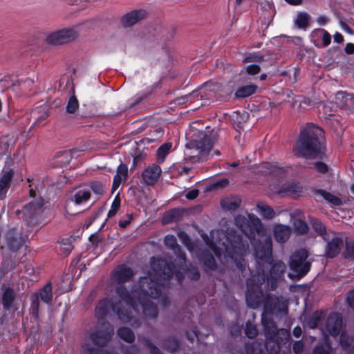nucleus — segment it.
<instances>
[{"mask_svg":"<svg viewBox=\"0 0 354 354\" xmlns=\"http://www.w3.org/2000/svg\"><path fill=\"white\" fill-rule=\"evenodd\" d=\"M116 293L117 295L112 298L111 304L104 299L95 308V317L98 321L95 331L91 334V339L97 346L105 345L111 340L114 333L113 326L104 321L110 307L121 321L129 323L132 326H138L136 317L139 314V307L146 317L156 318L158 315L157 307L151 301L153 297L142 290L140 281L138 287L133 289L131 294L122 286L117 288Z\"/></svg>","mask_w":354,"mask_h":354,"instance_id":"f257e3e1","label":"nucleus"},{"mask_svg":"<svg viewBox=\"0 0 354 354\" xmlns=\"http://www.w3.org/2000/svg\"><path fill=\"white\" fill-rule=\"evenodd\" d=\"M165 245L172 250L178 259V268L169 260L153 257L150 261V270L148 276L140 278V286L145 292L150 294L154 299H160L162 306L167 305L168 299L162 294L165 284L162 281H168L175 273L178 281L182 277L181 270H184L185 263V254L182 252L177 243L176 238L174 235L168 234L164 239Z\"/></svg>","mask_w":354,"mask_h":354,"instance_id":"f03ea898","label":"nucleus"},{"mask_svg":"<svg viewBox=\"0 0 354 354\" xmlns=\"http://www.w3.org/2000/svg\"><path fill=\"white\" fill-rule=\"evenodd\" d=\"M236 225L250 239L254 246V254L259 264L263 262L271 263L272 260V244L270 236L264 234L263 226L260 219L253 214L247 217L237 215Z\"/></svg>","mask_w":354,"mask_h":354,"instance_id":"7ed1b4c3","label":"nucleus"},{"mask_svg":"<svg viewBox=\"0 0 354 354\" xmlns=\"http://www.w3.org/2000/svg\"><path fill=\"white\" fill-rule=\"evenodd\" d=\"M203 239L218 258L222 255L230 257L242 272L245 271V263L242 257L248 250V244L244 243L240 235L234 232L225 234L223 230H212L209 239Z\"/></svg>","mask_w":354,"mask_h":354,"instance_id":"20e7f679","label":"nucleus"},{"mask_svg":"<svg viewBox=\"0 0 354 354\" xmlns=\"http://www.w3.org/2000/svg\"><path fill=\"white\" fill-rule=\"evenodd\" d=\"M324 131L314 124H308L301 131L297 144V153L305 158L317 156L321 148V142L324 138Z\"/></svg>","mask_w":354,"mask_h":354,"instance_id":"39448f33","label":"nucleus"},{"mask_svg":"<svg viewBox=\"0 0 354 354\" xmlns=\"http://www.w3.org/2000/svg\"><path fill=\"white\" fill-rule=\"evenodd\" d=\"M262 324L264 327L266 350L269 354H278L280 351V345L286 344L290 338V333L286 329H277L272 321L267 320L265 316L262 317Z\"/></svg>","mask_w":354,"mask_h":354,"instance_id":"423d86ee","label":"nucleus"},{"mask_svg":"<svg viewBox=\"0 0 354 354\" xmlns=\"http://www.w3.org/2000/svg\"><path fill=\"white\" fill-rule=\"evenodd\" d=\"M266 280L264 272H257L247 279V292L245 299L248 306L253 309L258 308L261 304L263 292L261 286Z\"/></svg>","mask_w":354,"mask_h":354,"instance_id":"0eeeda50","label":"nucleus"},{"mask_svg":"<svg viewBox=\"0 0 354 354\" xmlns=\"http://www.w3.org/2000/svg\"><path fill=\"white\" fill-rule=\"evenodd\" d=\"M80 30V26L77 25L53 31L47 35L46 41L53 46L62 45L75 39Z\"/></svg>","mask_w":354,"mask_h":354,"instance_id":"6e6552de","label":"nucleus"},{"mask_svg":"<svg viewBox=\"0 0 354 354\" xmlns=\"http://www.w3.org/2000/svg\"><path fill=\"white\" fill-rule=\"evenodd\" d=\"M308 252L304 249L295 251L290 257L289 266L292 271H295L299 277L306 275L310 268V263L306 261Z\"/></svg>","mask_w":354,"mask_h":354,"instance_id":"1a4fd4ad","label":"nucleus"},{"mask_svg":"<svg viewBox=\"0 0 354 354\" xmlns=\"http://www.w3.org/2000/svg\"><path fill=\"white\" fill-rule=\"evenodd\" d=\"M15 173L13 162L10 160L6 162V165L3 168L0 175V200L6 198Z\"/></svg>","mask_w":354,"mask_h":354,"instance_id":"9d476101","label":"nucleus"},{"mask_svg":"<svg viewBox=\"0 0 354 354\" xmlns=\"http://www.w3.org/2000/svg\"><path fill=\"white\" fill-rule=\"evenodd\" d=\"M215 142V133H205L203 135L202 139H201L200 140H196L194 142L192 148L195 147L198 151L199 155L204 156L209 153Z\"/></svg>","mask_w":354,"mask_h":354,"instance_id":"9b49d317","label":"nucleus"},{"mask_svg":"<svg viewBox=\"0 0 354 354\" xmlns=\"http://www.w3.org/2000/svg\"><path fill=\"white\" fill-rule=\"evenodd\" d=\"M286 266L281 261L275 262L271 268L270 276L268 277V285L271 290L277 287V281L283 276Z\"/></svg>","mask_w":354,"mask_h":354,"instance_id":"f8f14e48","label":"nucleus"},{"mask_svg":"<svg viewBox=\"0 0 354 354\" xmlns=\"http://www.w3.org/2000/svg\"><path fill=\"white\" fill-rule=\"evenodd\" d=\"M342 326V318L340 314L330 313L326 322V330L331 336L336 337L339 335Z\"/></svg>","mask_w":354,"mask_h":354,"instance_id":"ddd939ff","label":"nucleus"},{"mask_svg":"<svg viewBox=\"0 0 354 354\" xmlns=\"http://www.w3.org/2000/svg\"><path fill=\"white\" fill-rule=\"evenodd\" d=\"M133 270L125 265L118 266L113 272L111 279L113 283L122 284L129 281L133 276Z\"/></svg>","mask_w":354,"mask_h":354,"instance_id":"4468645a","label":"nucleus"},{"mask_svg":"<svg viewBox=\"0 0 354 354\" xmlns=\"http://www.w3.org/2000/svg\"><path fill=\"white\" fill-rule=\"evenodd\" d=\"M161 172V168L158 165L153 164L142 171V180L146 185H153L160 178Z\"/></svg>","mask_w":354,"mask_h":354,"instance_id":"2eb2a0df","label":"nucleus"},{"mask_svg":"<svg viewBox=\"0 0 354 354\" xmlns=\"http://www.w3.org/2000/svg\"><path fill=\"white\" fill-rule=\"evenodd\" d=\"M327 242L326 247V255L328 257L333 258L337 256L341 250L342 240L337 237L333 232L330 234L328 240H324Z\"/></svg>","mask_w":354,"mask_h":354,"instance_id":"dca6fc26","label":"nucleus"},{"mask_svg":"<svg viewBox=\"0 0 354 354\" xmlns=\"http://www.w3.org/2000/svg\"><path fill=\"white\" fill-rule=\"evenodd\" d=\"M146 16L147 12L145 10H135L123 16L121 22L124 27H129L142 20Z\"/></svg>","mask_w":354,"mask_h":354,"instance_id":"f3484780","label":"nucleus"},{"mask_svg":"<svg viewBox=\"0 0 354 354\" xmlns=\"http://www.w3.org/2000/svg\"><path fill=\"white\" fill-rule=\"evenodd\" d=\"M6 239L9 248L13 251L18 250L25 243L21 233L14 229L8 232Z\"/></svg>","mask_w":354,"mask_h":354,"instance_id":"a211bd4d","label":"nucleus"},{"mask_svg":"<svg viewBox=\"0 0 354 354\" xmlns=\"http://www.w3.org/2000/svg\"><path fill=\"white\" fill-rule=\"evenodd\" d=\"M44 203L41 199L31 201L24 207L23 214L26 221L33 218L39 214Z\"/></svg>","mask_w":354,"mask_h":354,"instance_id":"6ab92c4d","label":"nucleus"},{"mask_svg":"<svg viewBox=\"0 0 354 354\" xmlns=\"http://www.w3.org/2000/svg\"><path fill=\"white\" fill-rule=\"evenodd\" d=\"M291 229L288 225L277 224L274 227V237L278 243L286 242L289 239Z\"/></svg>","mask_w":354,"mask_h":354,"instance_id":"aec40b11","label":"nucleus"},{"mask_svg":"<svg viewBox=\"0 0 354 354\" xmlns=\"http://www.w3.org/2000/svg\"><path fill=\"white\" fill-rule=\"evenodd\" d=\"M91 197L90 189L85 187H81L74 191L70 196L71 201L77 205L86 202Z\"/></svg>","mask_w":354,"mask_h":354,"instance_id":"412c9836","label":"nucleus"},{"mask_svg":"<svg viewBox=\"0 0 354 354\" xmlns=\"http://www.w3.org/2000/svg\"><path fill=\"white\" fill-rule=\"evenodd\" d=\"M2 291V304L4 309L9 310L15 301V292L10 287L6 286L5 285L1 287Z\"/></svg>","mask_w":354,"mask_h":354,"instance_id":"4be33fe9","label":"nucleus"},{"mask_svg":"<svg viewBox=\"0 0 354 354\" xmlns=\"http://www.w3.org/2000/svg\"><path fill=\"white\" fill-rule=\"evenodd\" d=\"M339 344L348 354H354V337L343 331L340 336Z\"/></svg>","mask_w":354,"mask_h":354,"instance_id":"5701e85b","label":"nucleus"},{"mask_svg":"<svg viewBox=\"0 0 354 354\" xmlns=\"http://www.w3.org/2000/svg\"><path fill=\"white\" fill-rule=\"evenodd\" d=\"M241 201L238 196H232L223 198L221 205L223 209L233 212L235 211L241 205Z\"/></svg>","mask_w":354,"mask_h":354,"instance_id":"b1692460","label":"nucleus"},{"mask_svg":"<svg viewBox=\"0 0 354 354\" xmlns=\"http://www.w3.org/2000/svg\"><path fill=\"white\" fill-rule=\"evenodd\" d=\"M128 174V167L125 164H120L117 168V174L113 178V189H117L122 180H126Z\"/></svg>","mask_w":354,"mask_h":354,"instance_id":"393cba45","label":"nucleus"},{"mask_svg":"<svg viewBox=\"0 0 354 354\" xmlns=\"http://www.w3.org/2000/svg\"><path fill=\"white\" fill-rule=\"evenodd\" d=\"M216 86L214 84L206 83L199 91H194L189 95L186 96L187 102H192L195 99L201 100L203 94H205L206 91L214 90V87Z\"/></svg>","mask_w":354,"mask_h":354,"instance_id":"a878e982","label":"nucleus"},{"mask_svg":"<svg viewBox=\"0 0 354 354\" xmlns=\"http://www.w3.org/2000/svg\"><path fill=\"white\" fill-rule=\"evenodd\" d=\"M257 89L258 86L254 84L245 85L237 89L235 96L236 98H245L255 93Z\"/></svg>","mask_w":354,"mask_h":354,"instance_id":"bb28decb","label":"nucleus"},{"mask_svg":"<svg viewBox=\"0 0 354 354\" xmlns=\"http://www.w3.org/2000/svg\"><path fill=\"white\" fill-rule=\"evenodd\" d=\"M310 21V16L306 12H299L295 19V26L303 30H306Z\"/></svg>","mask_w":354,"mask_h":354,"instance_id":"cd10ccee","label":"nucleus"},{"mask_svg":"<svg viewBox=\"0 0 354 354\" xmlns=\"http://www.w3.org/2000/svg\"><path fill=\"white\" fill-rule=\"evenodd\" d=\"M33 81L30 79H25V80H17L12 83L11 86H8V88H12L13 91H16L17 88L22 91H26L30 90L33 85Z\"/></svg>","mask_w":354,"mask_h":354,"instance_id":"c85d7f7f","label":"nucleus"},{"mask_svg":"<svg viewBox=\"0 0 354 354\" xmlns=\"http://www.w3.org/2000/svg\"><path fill=\"white\" fill-rule=\"evenodd\" d=\"M77 152V151L76 149L61 152L60 154L57 156V162L60 165L61 167L66 166L73 157L77 156L76 154Z\"/></svg>","mask_w":354,"mask_h":354,"instance_id":"c756f323","label":"nucleus"},{"mask_svg":"<svg viewBox=\"0 0 354 354\" xmlns=\"http://www.w3.org/2000/svg\"><path fill=\"white\" fill-rule=\"evenodd\" d=\"M265 348H266L265 344L254 341L250 345L247 344L245 349L247 354H265Z\"/></svg>","mask_w":354,"mask_h":354,"instance_id":"7c9ffc66","label":"nucleus"},{"mask_svg":"<svg viewBox=\"0 0 354 354\" xmlns=\"http://www.w3.org/2000/svg\"><path fill=\"white\" fill-rule=\"evenodd\" d=\"M37 295L44 303L50 304L53 299L51 283L46 284Z\"/></svg>","mask_w":354,"mask_h":354,"instance_id":"2f4dec72","label":"nucleus"},{"mask_svg":"<svg viewBox=\"0 0 354 354\" xmlns=\"http://www.w3.org/2000/svg\"><path fill=\"white\" fill-rule=\"evenodd\" d=\"M257 211L259 214L266 218H272L274 216V210L268 205L263 202H259L257 205Z\"/></svg>","mask_w":354,"mask_h":354,"instance_id":"473e14b6","label":"nucleus"},{"mask_svg":"<svg viewBox=\"0 0 354 354\" xmlns=\"http://www.w3.org/2000/svg\"><path fill=\"white\" fill-rule=\"evenodd\" d=\"M332 352L331 342L328 337H326L324 343L317 345L315 348L313 354H331Z\"/></svg>","mask_w":354,"mask_h":354,"instance_id":"72a5a7b5","label":"nucleus"},{"mask_svg":"<svg viewBox=\"0 0 354 354\" xmlns=\"http://www.w3.org/2000/svg\"><path fill=\"white\" fill-rule=\"evenodd\" d=\"M312 225L315 232L321 236L324 240H328L332 232H327L325 226L318 220L312 221Z\"/></svg>","mask_w":354,"mask_h":354,"instance_id":"f704fd0d","label":"nucleus"},{"mask_svg":"<svg viewBox=\"0 0 354 354\" xmlns=\"http://www.w3.org/2000/svg\"><path fill=\"white\" fill-rule=\"evenodd\" d=\"M323 317L322 312L317 311L308 319L306 322L305 326L314 329L318 326Z\"/></svg>","mask_w":354,"mask_h":354,"instance_id":"c9c22d12","label":"nucleus"},{"mask_svg":"<svg viewBox=\"0 0 354 354\" xmlns=\"http://www.w3.org/2000/svg\"><path fill=\"white\" fill-rule=\"evenodd\" d=\"M301 191V187L297 184H290L287 185L283 189H277L274 191L275 193L279 194H287V195H291L295 196L297 194V193H299Z\"/></svg>","mask_w":354,"mask_h":354,"instance_id":"e433bc0d","label":"nucleus"},{"mask_svg":"<svg viewBox=\"0 0 354 354\" xmlns=\"http://www.w3.org/2000/svg\"><path fill=\"white\" fill-rule=\"evenodd\" d=\"M118 336L127 342H133L135 339L133 333L128 328L122 327L118 330Z\"/></svg>","mask_w":354,"mask_h":354,"instance_id":"4c0bfd02","label":"nucleus"},{"mask_svg":"<svg viewBox=\"0 0 354 354\" xmlns=\"http://www.w3.org/2000/svg\"><path fill=\"white\" fill-rule=\"evenodd\" d=\"M171 142H166L162 145L157 150V156L158 160L163 162L167 155L171 151Z\"/></svg>","mask_w":354,"mask_h":354,"instance_id":"58836bf2","label":"nucleus"},{"mask_svg":"<svg viewBox=\"0 0 354 354\" xmlns=\"http://www.w3.org/2000/svg\"><path fill=\"white\" fill-rule=\"evenodd\" d=\"M351 99V95L344 91L337 92L335 95L336 103L340 106H348V100Z\"/></svg>","mask_w":354,"mask_h":354,"instance_id":"ea45409f","label":"nucleus"},{"mask_svg":"<svg viewBox=\"0 0 354 354\" xmlns=\"http://www.w3.org/2000/svg\"><path fill=\"white\" fill-rule=\"evenodd\" d=\"M79 108V102L75 96H71L66 105V111L68 113H75Z\"/></svg>","mask_w":354,"mask_h":354,"instance_id":"a19ab883","label":"nucleus"},{"mask_svg":"<svg viewBox=\"0 0 354 354\" xmlns=\"http://www.w3.org/2000/svg\"><path fill=\"white\" fill-rule=\"evenodd\" d=\"M314 32L318 35H322V43L324 47L328 46L331 41L330 35L324 29H318L314 31Z\"/></svg>","mask_w":354,"mask_h":354,"instance_id":"79ce46f5","label":"nucleus"},{"mask_svg":"<svg viewBox=\"0 0 354 354\" xmlns=\"http://www.w3.org/2000/svg\"><path fill=\"white\" fill-rule=\"evenodd\" d=\"M321 193H322V196H323V198L326 201L332 203L333 205H342V201L339 197H337L329 192H325V191H322Z\"/></svg>","mask_w":354,"mask_h":354,"instance_id":"37998d69","label":"nucleus"},{"mask_svg":"<svg viewBox=\"0 0 354 354\" xmlns=\"http://www.w3.org/2000/svg\"><path fill=\"white\" fill-rule=\"evenodd\" d=\"M88 189H90V191L92 190L95 194L99 196L103 195L104 192V189L102 183L97 181H93L90 183Z\"/></svg>","mask_w":354,"mask_h":354,"instance_id":"c03bdc74","label":"nucleus"},{"mask_svg":"<svg viewBox=\"0 0 354 354\" xmlns=\"http://www.w3.org/2000/svg\"><path fill=\"white\" fill-rule=\"evenodd\" d=\"M120 207V199L119 196H115V198H114V200L111 204V209H109V211L108 212V216L109 217L114 216L116 214V213L118 212V211L119 210Z\"/></svg>","mask_w":354,"mask_h":354,"instance_id":"a18cd8bd","label":"nucleus"},{"mask_svg":"<svg viewBox=\"0 0 354 354\" xmlns=\"http://www.w3.org/2000/svg\"><path fill=\"white\" fill-rule=\"evenodd\" d=\"M245 333L248 338L252 339L257 335V329L254 324L248 321L245 325Z\"/></svg>","mask_w":354,"mask_h":354,"instance_id":"49530a36","label":"nucleus"},{"mask_svg":"<svg viewBox=\"0 0 354 354\" xmlns=\"http://www.w3.org/2000/svg\"><path fill=\"white\" fill-rule=\"evenodd\" d=\"M178 236L189 250L192 251L193 250L191 240L187 233L183 231H179L178 232Z\"/></svg>","mask_w":354,"mask_h":354,"instance_id":"de8ad7c7","label":"nucleus"},{"mask_svg":"<svg viewBox=\"0 0 354 354\" xmlns=\"http://www.w3.org/2000/svg\"><path fill=\"white\" fill-rule=\"evenodd\" d=\"M294 227L295 231L299 234H305L308 231V225L307 224L301 221V220H297L294 223Z\"/></svg>","mask_w":354,"mask_h":354,"instance_id":"09e8293b","label":"nucleus"},{"mask_svg":"<svg viewBox=\"0 0 354 354\" xmlns=\"http://www.w3.org/2000/svg\"><path fill=\"white\" fill-rule=\"evenodd\" d=\"M109 341L104 346H97L93 342V344L97 347L95 348H87V351L88 354H113V352L106 351L102 349L104 346H105Z\"/></svg>","mask_w":354,"mask_h":354,"instance_id":"8fccbe9b","label":"nucleus"},{"mask_svg":"<svg viewBox=\"0 0 354 354\" xmlns=\"http://www.w3.org/2000/svg\"><path fill=\"white\" fill-rule=\"evenodd\" d=\"M39 306V296L38 295H35L32 297L31 310L32 315L35 317L38 315Z\"/></svg>","mask_w":354,"mask_h":354,"instance_id":"3c124183","label":"nucleus"},{"mask_svg":"<svg viewBox=\"0 0 354 354\" xmlns=\"http://www.w3.org/2000/svg\"><path fill=\"white\" fill-rule=\"evenodd\" d=\"M204 264L209 269H214L216 268V261L212 254H207L205 258H203Z\"/></svg>","mask_w":354,"mask_h":354,"instance_id":"603ef678","label":"nucleus"},{"mask_svg":"<svg viewBox=\"0 0 354 354\" xmlns=\"http://www.w3.org/2000/svg\"><path fill=\"white\" fill-rule=\"evenodd\" d=\"M73 245L68 239L63 240L61 244V250L66 254H68L72 250Z\"/></svg>","mask_w":354,"mask_h":354,"instance_id":"864d4df0","label":"nucleus"},{"mask_svg":"<svg viewBox=\"0 0 354 354\" xmlns=\"http://www.w3.org/2000/svg\"><path fill=\"white\" fill-rule=\"evenodd\" d=\"M246 71L250 75H255L260 71V67L257 64H251L247 66Z\"/></svg>","mask_w":354,"mask_h":354,"instance_id":"5fc2aeb1","label":"nucleus"},{"mask_svg":"<svg viewBox=\"0 0 354 354\" xmlns=\"http://www.w3.org/2000/svg\"><path fill=\"white\" fill-rule=\"evenodd\" d=\"M292 348L295 354H301L304 349V344L301 341H297L294 343Z\"/></svg>","mask_w":354,"mask_h":354,"instance_id":"6e6d98bb","label":"nucleus"},{"mask_svg":"<svg viewBox=\"0 0 354 354\" xmlns=\"http://www.w3.org/2000/svg\"><path fill=\"white\" fill-rule=\"evenodd\" d=\"M315 167L317 171H319L322 174H324L328 171L327 165L322 162H315Z\"/></svg>","mask_w":354,"mask_h":354,"instance_id":"4d7b16f0","label":"nucleus"},{"mask_svg":"<svg viewBox=\"0 0 354 354\" xmlns=\"http://www.w3.org/2000/svg\"><path fill=\"white\" fill-rule=\"evenodd\" d=\"M347 303L348 306L354 309V290L350 291L347 295Z\"/></svg>","mask_w":354,"mask_h":354,"instance_id":"13d9d810","label":"nucleus"},{"mask_svg":"<svg viewBox=\"0 0 354 354\" xmlns=\"http://www.w3.org/2000/svg\"><path fill=\"white\" fill-rule=\"evenodd\" d=\"M189 276L192 279H198L200 274L197 268H193L189 270Z\"/></svg>","mask_w":354,"mask_h":354,"instance_id":"bf43d9fd","label":"nucleus"},{"mask_svg":"<svg viewBox=\"0 0 354 354\" xmlns=\"http://www.w3.org/2000/svg\"><path fill=\"white\" fill-rule=\"evenodd\" d=\"M179 346L178 342L176 339H171V345L167 346L168 350H169L171 352L176 351Z\"/></svg>","mask_w":354,"mask_h":354,"instance_id":"052dcab7","label":"nucleus"},{"mask_svg":"<svg viewBox=\"0 0 354 354\" xmlns=\"http://www.w3.org/2000/svg\"><path fill=\"white\" fill-rule=\"evenodd\" d=\"M317 22L320 26H324L328 22V18L324 15H321L317 19Z\"/></svg>","mask_w":354,"mask_h":354,"instance_id":"680f3d73","label":"nucleus"},{"mask_svg":"<svg viewBox=\"0 0 354 354\" xmlns=\"http://www.w3.org/2000/svg\"><path fill=\"white\" fill-rule=\"evenodd\" d=\"M345 51L347 54H353L354 53V44L352 43L347 44L345 47Z\"/></svg>","mask_w":354,"mask_h":354,"instance_id":"e2e57ef3","label":"nucleus"},{"mask_svg":"<svg viewBox=\"0 0 354 354\" xmlns=\"http://www.w3.org/2000/svg\"><path fill=\"white\" fill-rule=\"evenodd\" d=\"M129 220H124V221H120L119 222V226L121 227H126L131 222V220L132 218L131 215H129Z\"/></svg>","mask_w":354,"mask_h":354,"instance_id":"0e129e2a","label":"nucleus"},{"mask_svg":"<svg viewBox=\"0 0 354 354\" xmlns=\"http://www.w3.org/2000/svg\"><path fill=\"white\" fill-rule=\"evenodd\" d=\"M333 37H334L335 41L337 43H342L344 40L343 36L342 35V34H340L339 32H336L334 35Z\"/></svg>","mask_w":354,"mask_h":354,"instance_id":"69168bd1","label":"nucleus"},{"mask_svg":"<svg viewBox=\"0 0 354 354\" xmlns=\"http://www.w3.org/2000/svg\"><path fill=\"white\" fill-rule=\"evenodd\" d=\"M198 196V191L197 190H192L187 193V198L188 199H194L196 198Z\"/></svg>","mask_w":354,"mask_h":354,"instance_id":"338daca9","label":"nucleus"},{"mask_svg":"<svg viewBox=\"0 0 354 354\" xmlns=\"http://www.w3.org/2000/svg\"><path fill=\"white\" fill-rule=\"evenodd\" d=\"M293 335L296 337H300L302 333L301 328L299 326H297L293 329Z\"/></svg>","mask_w":354,"mask_h":354,"instance_id":"774afa93","label":"nucleus"}]
</instances>
